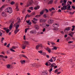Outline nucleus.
<instances>
[{
  "instance_id": "nucleus-1",
  "label": "nucleus",
  "mask_w": 75,
  "mask_h": 75,
  "mask_svg": "<svg viewBox=\"0 0 75 75\" xmlns=\"http://www.w3.org/2000/svg\"><path fill=\"white\" fill-rule=\"evenodd\" d=\"M6 12H8V13L11 14L13 12V10H12V8L10 7H8L5 10Z\"/></svg>"
},
{
  "instance_id": "nucleus-2",
  "label": "nucleus",
  "mask_w": 75,
  "mask_h": 75,
  "mask_svg": "<svg viewBox=\"0 0 75 75\" xmlns=\"http://www.w3.org/2000/svg\"><path fill=\"white\" fill-rule=\"evenodd\" d=\"M45 65H46V66H50V65H51L50 67H54V65H56V64L55 63H52L51 64L50 63L48 62L46 63Z\"/></svg>"
},
{
  "instance_id": "nucleus-3",
  "label": "nucleus",
  "mask_w": 75,
  "mask_h": 75,
  "mask_svg": "<svg viewBox=\"0 0 75 75\" xmlns=\"http://www.w3.org/2000/svg\"><path fill=\"white\" fill-rule=\"evenodd\" d=\"M24 44L22 45V48L23 49V50H24V49H25L26 47V46L25 45H29V42L28 41H25L24 42Z\"/></svg>"
},
{
  "instance_id": "nucleus-4",
  "label": "nucleus",
  "mask_w": 75,
  "mask_h": 75,
  "mask_svg": "<svg viewBox=\"0 0 75 75\" xmlns=\"http://www.w3.org/2000/svg\"><path fill=\"white\" fill-rule=\"evenodd\" d=\"M33 3V0H29L28 2L27 6H26L25 7H27L30 6H32Z\"/></svg>"
},
{
  "instance_id": "nucleus-5",
  "label": "nucleus",
  "mask_w": 75,
  "mask_h": 75,
  "mask_svg": "<svg viewBox=\"0 0 75 75\" xmlns=\"http://www.w3.org/2000/svg\"><path fill=\"white\" fill-rule=\"evenodd\" d=\"M10 23H11V24L9 26V30H11L12 29V27H13V24L14 23V21H13L12 20L10 21Z\"/></svg>"
},
{
  "instance_id": "nucleus-6",
  "label": "nucleus",
  "mask_w": 75,
  "mask_h": 75,
  "mask_svg": "<svg viewBox=\"0 0 75 75\" xmlns=\"http://www.w3.org/2000/svg\"><path fill=\"white\" fill-rule=\"evenodd\" d=\"M53 23H54V20L52 19H49L47 21L48 24H52Z\"/></svg>"
},
{
  "instance_id": "nucleus-7",
  "label": "nucleus",
  "mask_w": 75,
  "mask_h": 75,
  "mask_svg": "<svg viewBox=\"0 0 75 75\" xmlns=\"http://www.w3.org/2000/svg\"><path fill=\"white\" fill-rule=\"evenodd\" d=\"M16 48V47L13 46L12 48H11L10 49V50L11 51H12V52H15V51L14 50H15Z\"/></svg>"
},
{
  "instance_id": "nucleus-8",
  "label": "nucleus",
  "mask_w": 75,
  "mask_h": 75,
  "mask_svg": "<svg viewBox=\"0 0 75 75\" xmlns=\"http://www.w3.org/2000/svg\"><path fill=\"white\" fill-rule=\"evenodd\" d=\"M70 29H71V28L70 27H69L65 28L64 30V32L65 33H68V31Z\"/></svg>"
},
{
  "instance_id": "nucleus-9",
  "label": "nucleus",
  "mask_w": 75,
  "mask_h": 75,
  "mask_svg": "<svg viewBox=\"0 0 75 75\" xmlns=\"http://www.w3.org/2000/svg\"><path fill=\"white\" fill-rule=\"evenodd\" d=\"M53 26L54 28H58L59 27V25H58V24L54 23L53 24Z\"/></svg>"
},
{
  "instance_id": "nucleus-10",
  "label": "nucleus",
  "mask_w": 75,
  "mask_h": 75,
  "mask_svg": "<svg viewBox=\"0 0 75 75\" xmlns=\"http://www.w3.org/2000/svg\"><path fill=\"white\" fill-rule=\"evenodd\" d=\"M68 5H67V6L65 5L63 7H62L61 8V9L62 10H65L66 9H67V7H68Z\"/></svg>"
},
{
  "instance_id": "nucleus-11",
  "label": "nucleus",
  "mask_w": 75,
  "mask_h": 75,
  "mask_svg": "<svg viewBox=\"0 0 75 75\" xmlns=\"http://www.w3.org/2000/svg\"><path fill=\"white\" fill-rule=\"evenodd\" d=\"M14 25L15 27H16V29H18L20 25H19V24H18V23H16L15 24H14Z\"/></svg>"
},
{
  "instance_id": "nucleus-12",
  "label": "nucleus",
  "mask_w": 75,
  "mask_h": 75,
  "mask_svg": "<svg viewBox=\"0 0 75 75\" xmlns=\"http://www.w3.org/2000/svg\"><path fill=\"white\" fill-rule=\"evenodd\" d=\"M40 23H44V22H45L46 21V20L44 19H40Z\"/></svg>"
},
{
  "instance_id": "nucleus-13",
  "label": "nucleus",
  "mask_w": 75,
  "mask_h": 75,
  "mask_svg": "<svg viewBox=\"0 0 75 75\" xmlns=\"http://www.w3.org/2000/svg\"><path fill=\"white\" fill-rule=\"evenodd\" d=\"M46 50L49 53H51V49L49 48L48 47H47L46 48Z\"/></svg>"
},
{
  "instance_id": "nucleus-14",
  "label": "nucleus",
  "mask_w": 75,
  "mask_h": 75,
  "mask_svg": "<svg viewBox=\"0 0 75 75\" xmlns=\"http://www.w3.org/2000/svg\"><path fill=\"white\" fill-rule=\"evenodd\" d=\"M1 15L3 17H6L7 16V14H6V13L4 12H2Z\"/></svg>"
},
{
  "instance_id": "nucleus-15",
  "label": "nucleus",
  "mask_w": 75,
  "mask_h": 75,
  "mask_svg": "<svg viewBox=\"0 0 75 75\" xmlns=\"http://www.w3.org/2000/svg\"><path fill=\"white\" fill-rule=\"evenodd\" d=\"M40 6L38 5L35 6V7L34 8V9L35 10H38V9H39L40 8Z\"/></svg>"
},
{
  "instance_id": "nucleus-16",
  "label": "nucleus",
  "mask_w": 75,
  "mask_h": 75,
  "mask_svg": "<svg viewBox=\"0 0 75 75\" xmlns=\"http://www.w3.org/2000/svg\"><path fill=\"white\" fill-rule=\"evenodd\" d=\"M30 33L31 34L32 33V34H35V33H36V31L35 30H31L30 31Z\"/></svg>"
},
{
  "instance_id": "nucleus-17",
  "label": "nucleus",
  "mask_w": 75,
  "mask_h": 75,
  "mask_svg": "<svg viewBox=\"0 0 75 75\" xmlns=\"http://www.w3.org/2000/svg\"><path fill=\"white\" fill-rule=\"evenodd\" d=\"M52 3H53V0H50L49 1L48 3V4H52Z\"/></svg>"
},
{
  "instance_id": "nucleus-18",
  "label": "nucleus",
  "mask_w": 75,
  "mask_h": 75,
  "mask_svg": "<svg viewBox=\"0 0 75 75\" xmlns=\"http://www.w3.org/2000/svg\"><path fill=\"white\" fill-rule=\"evenodd\" d=\"M0 57H2V58H5V59H7V56H4L3 55H0Z\"/></svg>"
},
{
  "instance_id": "nucleus-19",
  "label": "nucleus",
  "mask_w": 75,
  "mask_h": 75,
  "mask_svg": "<svg viewBox=\"0 0 75 75\" xmlns=\"http://www.w3.org/2000/svg\"><path fill=\"white\" fill-rule=\"evenodd\" d=\"M19 31V29H16V30L14 31V33L15 34H17V33Z\"/></svg>"
},
{
  "instance_id": "nucleus-20",
  "label": "nucleus",
  "mask_w": 75,
  "mask_h": 75,
  "mask_svg": "<svg viewBox=\"0 0 75 75\" xmlns=\"http://www.w3.org/2000/svg\"><path fill=\"white\" fill-rule=\"evenodd\" d=\"M26 22L28 24V25H30V24H31V22H30V20H29V21H26Z\"/></svg>"
},
{
  "instance_id": "nucleus-21",
  "label": "nucleus",
  "mask_w": 75,
  "mask_h": 75,
  "mask_svg": "<svg viewBox=\"0 0 75 75\" xmlns=\"http://www.w3.org/2000/svg\"><path fill=\"white\" fill-rule=\"evenodd\" d=\"M17 20H18V22H17V23H20V22H21V19H20V18L18 17L17 18Z\"/></svg>"
},
{
  "instance_id": "nucleus-22",
  "label": "nucleus",
  "mask_w": 75,
  "mask_h": 75,
  "mask_svg": "<svg viewBox=\"0 0 75 75\" xmlns=\"http://www.w3.org/2000/svg\"><path fill=\"white\" fill-rule=\"evenodd\" d=\"M45 11V9H43L40 13V14H41V15H42L43 14Z\"/></svg>"
},
{
  "instance_id": "nucleus-23",
  "label": "nucleus",
  "mask_w": 75,
  "mask_h": 75,
  "mask_svg": "<svg viewBox=\"0 0 75 75\" xmlns=\"http://www.w3.org/2000/svg\"><path fill=\"white\" fill-rule=\"evenodd\" d=\"M35 29L36 30H38V29L39 28V26L37 25H35Z\"/></svg>"
},
{
  "instance_id": "nucleus-24",
  "label": "nucleus",
  "mask_w": 75,
  "mask_h": 75,
  "mask_svg": "<svg viewBox=\"0 0 75 75\" xmlns=\"http://www.w3.org/2000/svg\"><path fill=\"white\" fill-rule=\"evenodd\" d=\"M73 34H74V33L72 32H71V33L69 34V35H70L71 37H73V36L72 35H73Z\"/></svg>"
},
{
  "instance_id": "nucleus-25",
  "label": "nucleus",
  "mask_w": 75,
  "mask_h": 75,
  "mask_svg": "<svg viewBox=\"0 0 75 75\" xmlns=\"http://www.w3.org/2000/svg\"><path fill=\"white\" fill-rule=\"evenodd\" d=\"M21 63L22 64H24L25 62V61L23 60H21Z\"/></svg>"
},
{
  "instance_id": "nucleus-26",
  "label": "nucleus",
  "mask_w": 75,
  "mask_h": 75,
  "mask_svg": "<svg viewBox=\"0 0 75 75\" xmlns=\"http://www.w3.org/2000/svg\"><path fill=\"white\" fill-rule=\"evenodd\" d=\"M4 7V6H3L0 8V12L1 11L3 10V8Z\"/></svg>"
},
{
  "instance_id": "nucleus-27",
  "label": "nucleus",
  "mask_w": 75,
  "mask_h": 75,
  "mask_svg": "<svg viewBox=\"0 0 75 75\" xmlns=\"http://www.w3.org/2000/svg\"><path fill=\"white\" fill-rule=\"evenodd\" d=\"M21 57H24V58H27V57L25 56V55L24 54H22L21 55Z\"/></svg>"
},
{
  "instance_id": "nucleus-28",
  "label": "nucleus",
  "mask_w": 75,
  "mask_h": 75,
  "mask_svg": "<svg viewBox=\"0 0 75 75\" xmlns=\"http://www.w3.org/2000/svg\"><path fill=\"white\" fill-rule=\"evenodd\" d=\"M32 66L33 67H34V66H37V65H38L36 63H34V64H32Z\"/></svg>"
},
{
  "instance_id": "nucleus-29",
  "label": "nucleus",
  "mask_w": 75,
  "mask_h": 75,
  "mask_svg": "<svg viewBox=\"0 0 75 75\" xmlns=\"http://www.w3.org/2000/svg\"><path fill=\"white\" fill-rule=\"evenodd\" d=\"M52 50H57V47L55 46L54 47V48H52Z\"/></svg>"
},
{
  "instance_id": "nucleus-30",
  "label": "nucleus",
  "mask_w": 75,
  "mask_h": 75,
  "mask_svg": "<svg viewBox=\"0 0 75 75\" xmlns=\"http://www.w3.org/2000/svg\"><path fill=\"white\" fill-rule=\"evenodd\" d=\"M16 11H19V9L18 8V6H17L16 8Z\"/></svg>"
},
{
  "instance_id": "nucleus-31",
  "label": "nucleus",
  "mask_w": 75,
  "mask_h": 75,
  "mask_svg": "<svg viewBox=\"0 0 75 75\" xmlns=\"http://www.w3.org/2000/svg\"><path fill=\"white\" fill-rule=\"evenodd\" d=\"M49 61L50 62H52L54 61L52 58H51V59L49 60Z\"/></svg>"
},
{
  "instance_id": "nucleus-32",
  "label": "nucleus",
  "mask_w": 75,
  "mask_h": 75,
  "mask_svg": "<svg viewBox=\"0 0 75 75\" xmlns=\"http://www.w3.org/2000/svg\"><path fill=\"white\" fill-rule=\"evenodd\" d=\"M39 47H40V46L39 45H37L36 46V50H38V48H39Z\"/></svg>"
},
{
  "instance_id": "nucleus-33",
  "label": "nucleus",
  "mask_w": 75,
  "mask_h": 75,
  "mask_svg": "<svg viewBox=\"0 0 75 75\" xmlns=\"http://www.w3.org/2000/svg\"><path fill=\"white\" fill-rule=\"evenodd\" d=\"M42 74L43 75H48L47 73L46 72H43L42 73Z\"/></svg>"
},
{
  "instance_id": "nucleus-34",
  "label": "nucleus",
  "mask_w": 75,
  "mask_h": 75,
  "mask_svg": "<svg viewBox=\"0 0 75 75\" xmlns=\"http://www.w3.org/2000/svg\"><path fill=\"white\" fill-rule=\"evenodd\" d=\"M11 5H13V4H15V2L14 1H12L11 2Z\"/></svg>"
},
{
  "instance_id": "nucleus-35",
  "label": "nucleus",
  "mask_w": 75,
  "mask_h": 75,
  "mask_svg": "<svg viewBox=\"0 0 75 75\" xmlns=\"http://www.w3.org/2000/svg\"><path fill=\"white\" fill-rule=\"evenodd\" d=\"M68 6H67L68 7V10H70V8H71V6L69 4V5H68Z\"/></svg>"
},
{
  "instance_id": "nucleus-36",
  "label": "nucleus",
  "mask_w": 75,
  "mask_h": 75,
  "mask_svg": "<svg viewBox=\"0 0 75 75\" xmlns=\"http://www.w3.org/2000/svg\"><path fill=\"white\" fill-rule=\"evenodd\" d=\"M42 55H46V54H47L45 52H42V54H41Z\"/></svg>"
},
{
  "instance_id": "nucleus-37",
  "label": "nucleus",
  "mask_w": 75,
  "mask_h": 75,
  "mask_svg": "<svg viewBox=\"0 0 75 75\" xmlns=\"http://www.w3.org/2000/svg\"><path fill=\"white\" fill-rule=\"evenodd\" d=\"M32 22L33 23V24H37V22H35V21H34V20H32Z\"/></svg>"
},
{
  "instance_id": "nucleus-38",
  "label": "nucleus",
  "mask_w": 75,
  "mask_h": 75,
  "mask_svg": "<svg viewBox=\"0 0 75 75\" xmlns=\"http://www.w3.org/2000/svg\"><path fill=\"white\" fill-rule=\"evenodd\" d=\"M38 52L39 53H40V54H42V50H40L38 51Z\"/></svg>"
},
{
  "instance_id": "nucleus-39",
  "label": "nucleus",
  "mask_w": 75,
  "mask_h": 75,
  "mask_svg": "<svg viewBox=\"0 0 75 75\" xmlns=\"http://www.w3.org/2000/svg\"><path fill=\"white\" fill-rule=\"evenodd\" d=\"M29 29V28H27L26 29H25V33H27V30H28Z\"/></svg>"
},
{
  "instance_id": "nucleus-40",
  "label": "nucleus",
  "mask_w": 75,
  "mask_h": 75,
  "mask_svg": "<svg viewBox=\"0 0 75 75\" xmlns=\"http://www.w3.org/2000/svg\"><path fill=\"white\" fill-rule=\"evenodd\" d=\"M29 9H30V10H33V9H34V8H33V7L31 6L29 7Z\"/></svg>"
},
{
  "instance_id": "nucleus-41",
  "label": "nucleus",
  "mask_w": 75,
  "mask_h": 75,
  "mask_svg": "<svg viewBox=\"0 0 75 75\" xmlns=\"http://www.w3.org/2000/svg\"><path fill=\"white\" fill-rule=\"evenodd\" d=\"M45 11H46V13H48V11H48V10L47 9H45Z\"/></svg>"
},
{
  "instance_id": "nucleus-42",
  "label": "nucleus",
  "mask_w": 75,
  "mask_h": 75,
  "mask_svg": "<svg viewBox=\"0 0 75 75\" xmlns=\"http://www.w3.org/2000/svg\"><path fill=\"white\" fill-rule=\"evenodd\" d=\"M6 31L7 33H7H9L10 31V30H9V29L6 30Z\"/></svg>"
},
{
  "instance_id": "nucleus-43",
  "label": "nucleus",
  "mask_w": 75,
  "mask_h": 75,
  "mask_svg": "<svg viewBox=\"0 0 75 75\" xmlns=\"http://www.w3.org/2000/svg\"><path fill=\"white\" fill-rule=\"evenodd\" d=\"M33 20L34 21H38V19H37L36 18H33Z\"/></svg>"
},
{
  "instance_id": "nucleus-44",
  "label": "nucleus",
  "mask_w": 75,
  "mask_h": 75,
  "mask_svg": "<svg viewBox=\"0 0 75 75\" xmlns=\"http://www.w3.org/2000/svg\"><path fill=\"white\" fill-rule=\"evenodd\" d=\"M75 11H74L73 12H70V14H71V15H72L73 14H74V13H75Z\"/></svg>"
},
{
  "instance_id": "nucleus-45",
  "label": "nucleus",
  "mask_w": 75,
  "mask_h": 75,
  "mask_svg": "<svg viewBox=\"0 0 75 75\" xmlns=\"http://www.w3.org/2000/svg\"><path fill=\"white\" fill-rule=\"evenodd\" d=\"M41 16L40 15H36L35 16V17H36V18H38V17H40Z\"/></svg>"
},
{
  "instance_id": "nucleus-46",
  "label": "nucleus",
  "mask_w": 75,
  "mask_h": 75,
  "mask_svg": "<svg viewBox=\"0 0 75 75\" xmlns=\"http://www.w3.org/2000/svg\"><path fill=\"white\" fill-rule=\"evenodd\" d=\"M39 45V47H40L41 48H42L43 47L42 46V44H40V45Z\"/></svg>"
},
{
  "instance_id": "nucleus-47",
  "label": "nucleus",
  "mask_w": 75,
  "mask_h": 75,
  "mask_svg": "<svg viewBox=\"0 0 75 75\" xmlns=\"http://www.w3.org/2000/svg\"><path fill=\"white\" fill-rule=\"evenodd\" d=\"M51 68H52L50 69V72H51V71H52V67H51Z\"/></svg>"
},
{
  "instance_id": "nucleus-48",
  "label": "nucleus",
  "mask_w": 75,
  "mask_h": 75,
  "mask_svg": "<svg viewBox=\"0 0 75 75\" xmlns=\"http://www.w3.org/2000/svg\"><path fill=\"white\" fill-rule=\"evenodd\" d=\"M65 4H66L65 3H62V6H65Z\"/></svg>"
},
{
  "instance_id": "nucleus-49",
  "label": "nucleus",
  "mask_w": 75,
  "mask_h": 75,
  "mask_svg": "<svg viewBox=\"0 0 75 75\" xmlns=\"http://www.w3.org/2000/svg\"><path fill=\"white\" fill-rule=\"evenodd\" d=\"M4 40V38H2L1 39V41H3Z\"/></svg>"
},
{
  "instance_id": "nucleus-50",
  "label": "nucleus",
  "mask_w": 75,
  "mask_h": 75,
  "mask_svg": "<svg viewBox=\"0 0 75 75\" xmlns=\"http://www.w3.org/2000/svg\"><path fill=\"white\" fill-rule=\"evenodd\" d=\"M10 67V65L9 64H8L7 66V68H9Z\"/></svg>"
},
{
  "instance_id": "nucleus-51",
  "label": "nucleus",
  "mask_w": 75,
  "mask_h": 75,
  "mask_svg": "<svg viewBox=\"0 0 75 75\" xmlns=\"http://www.w3.org/2000/svg\"><path fill=\"white\" fill-rule=\"evenodd\" d=\"M59 30V29L58 28H55L54 29V30H55L56 31H57Z\"/></svg>"
},
{
  "instance_id": "nucleus-52",
  "label": "nucleus",
  "mask_w": 75,
  "mask_h": 75,
  "mask_svg": "<svg viewBox=\"0 0 75 75\" xmlns=\"http://www.w3.org/2000/svg\"><path fill=\"white\" fill-rule=\"evenodd\" d=\"M10 44H8L7 46H6L7 47H8V48H9V47H10Z\"/></svg>"
},
{
  "instance_id": "nucleus-53",
  "label": "nucleus",
  "mask_w": 75,
  "mask_h": 75,
  "mask_svg": "<svg viewBox=\"0 0 75 75\" xmlns=\"http://www.w3.org/2000/svg\"><path fill=\"white\" fill-rule=\"evenodd\" d=\"M73 42L70 41L68 42V43H69V44H71V43H72Z\"/></svg>"
},
{
  "instance_id": "nucleus-54",
  "label": "nucleus",
  "mask_w": 75,
  "mask_h": 75,
  "mask_svg": "<svg viewBox=\"0 0 75 75\" xmlns=\"http://www.w3.org/2000/svg\"><path fill=\"white\" fill-rule=\"evenodd\" d=\"M44 17H45V18H46L47 16V15L45 14L44 15Z\"/></svg>"
},
{
  "instance_id": "nucleus-55",
  "label": "nucleus",
  "mask_w": 75,
  "mask_h": 75,
  "mask_svg": "<svg viewBox=\"0 0 75 75\" xmlns=\"http://www.w3.org/2000/svg\"><path fill=\"white\" fill-rule=\"evenodd\" d=\"M38 34H44V33H43V32H38Z\"/></svg>"
},
{
  "instance_id": "nucleus-56",
  "label": "nucleus",
  "mask_w": 75,
  "mask_h": 75,
  "mask_svg": "<svg viewBox=\"0 0 75 75\" xmlns=\"http://www.w3.org/2000/svg\"><path fill=\"white\" fill-rule=\"evenodd\" d=\"M28 13H31V11L30 10H28Z\"/></svg>"
},
{
  "instance_id": "nucleus-57",
  "label": "nucleus",
  "mask_w": 75,
  "mask_h": 75,
  "mask_svg": "<svg viewBox=\"0 0 75 75\" xmlns=\"http://www.w3.org/2000/svg\"><path fill=\"white\" fill-rule=\"evenodd\" d=\"M63 2H64V3H65V4H66V3H67V1H66V0H64L63 1Z\"/></svg>"
},
{
  "instance_id": "nucleus-58",
  "label": "nucleus",
  "mask_w": 75,
  "mask_h": 75,
  "mask_svg": "<svg viewBox=\"0 0 75 75\" xmlns=\"http://www.w3.org/2000/svg\"><path fill=\"white\" fill-rule=\"evenodd\" d=\"M51 44L52 45H54L55 44V43L53 42H51Z\"/></svg>"
},
{
  "instance_id": "nucleus-59",
  "label": "nucleus",
  "mask_w": 75,
  "mask_h": 75,
  "mask_svg": "<svg viewBox=\"0 0 75 75\" xmlns=\"http://www.w3.org/2000/svg\"><path fill=\"white\" fill-rule=\"evenodd\" d=\"M46 56V57H47V58H50V56H49V55H47Z\"/></svg>"
},
{
  "instance_id": "nucleus-60",
  "label": "nucleus",
  "mask_w": 75,
  "mask_h": 75,
  "mask_svg": "<svg viewBox=\"0 0 75 75\" xmlns=\"http://www.w3.org/2000/svg\"><path fill=\"white\" fill-rule=\"evenodd\" d=\"M45 28H44L43 30V32H45Z\"/></svg>"
},
{
  "instance_id": "nucleus-61",
  "label": "nucleus",
  "mask_w": 75,
  "mask_h": 75,
  "mask_svg": "<svg viewBox=\"0 0 75 75\" xmlns=\"http://www.w3.org/2000/svg\"><path fill=\"white\" fill-rule=\"evenodd\" d=\"M67 35H64V38H67Z\"/></svg>"
},
{
  "instance_id": "nucleus-62",
  "label": "nucleus",
  "mask_w": 75,
  "mask_h": 75,
  "mask_svg": "<svg viewBox=\"0 0 75 75\" xmlns=\"http://www.w3.org/2000/svg\"><path fill=\"white\" fill-rule=\"evenodd\" d=\"M58 11L59 13L60 12H61V9H59V10Z\"/></svg>"
},
{
  "instance_id": "nucleus-63",
  "label": "nucleus",
  "mask_w": 75,
  "mask_h": 75,
  "mask_svg": "<svg viewBox=\"0 0 75 75\" xmlns=\"http://www.w3.org/2000/svg\"><path fill=\"white\" fill-rule=\"evenodd\" d=\"M23 39L24 40H25V36L24 35L23 36Z\"/></svg>"
},
{
  "instance_id": "nucleus-64",
  "label": "nucleus",
  "mask_w": 75,
  "mask_h": 75,
  "mask_svg": "<svg viewBox=\"0 0 75 75\" xmlns=\"http://www.w3.org/2000/svg\"><path fill=\"white\" fill-rule=\"evenodd\" d=\"M20 4L21 6H22L23 4V3H22L21 2Z\"/></svg>"
}]
</instances>
